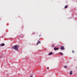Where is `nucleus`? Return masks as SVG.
<instances>
[{
	"label": "nucleus",
	"mask_w": 77,
	"mask_h": 77,
	"mask_svg": "<svg viewBox=\"0 0 77 77\" xmlns=\"http://www.w3.org/2000/svg\"><path fill=\"white\" fill-rule=\"evenodd\" d=\"M20 46L19 45H16L14 46H13L12 48L13 49H14V50H18V48H19V47Z\"/></svg>",
	"instance_id": "nucleus-1"
},
{
	"label": "nucleus",
	"mask_w": 77,
	"mask_h": 77,
	"mask_svg": "<svg viewBox=\"0 0 77 77\" xmlns=\"http://www.w3.org/2000/svg\"><path fill=\"white\" fill-rule=\"evenodd\" d=\"M60 49H61V50H64V47H63V46H61Z\"/></svg>",
	"instance_id": "nucleus-2"
},
{
	"label": "nucleus",
	"mask_w": 77,
	"mask_h": 77,
	"mask_svg": "<svg viewBox=\"0 0 77 77\" xmlns=\"http://www.w3.org/2000/svg\"><path fill=\"white\" fill-rule=\"evenodd\" d=\"M5 44L3 43L2 44H1L0 45V47H3V46H4V45H5Z\"/></svg>",
	"instance_id": "nucleus-3"
},
{
	"label": "nucleus",
	"mask_w": 77,
	"mask_h": 77,
	"mask_svg": "<svg viewBox=\"0 0 77 77\" xmlns=\"http://www.w3.org/2000/svg\"><path fill=\"white\" fill-rule=\"evenodd\" d=\"M54 50H55V51L57 50H58V48H54Z\"/></svg>",
	"instance_id": "nucleus-4"
},
{
	"label": "nucleus",
	"mask_w": 77,
	"mask_h": 77,
	"mask_svg": "<svg viewBox=\"0 0 77 77\" xmlns=\"http://www.w3.org/2000/svg\"><path fill=\"white\" fill-rule=\"evenodd\" d=\"M52 54L53 52H51L48 55H51V54Z\"/></svg>",
	"instance_id": "nucleus-5"
},
{
	"label": "nucleus",
	"mask_w": 77,
	"mask_h": 77,
	"mask_svg": "<svg viewBox=\"0 0 77 77\" xmlns=\"http://www.w3.org/2000/svg\"><path fill=\"white\" fill-rule=\"evenodd\" d=\"M39 44H40V43H41V42L39 41H38V42H37V45H38V44H39Z\"/></svg>",
	"instance_id": "nucleus-6"
},
{
	"label": "nucleus",
	"mask_w": 77,
	"mask_h": 77,
	"mask_svg": "<svg viewBox=\"0 0 77 77\" xmlns=\"http://www.w3.org/2000/svg\"><path fill=\"white\" fill-rule=\"evenodd\" d=\"M72 71H70L69 73L70 75H72Z\"/></svg>",
	"instance_id": "nucleus-7"
},
{
	"label": "nucleus",
	"mask_w": 77,
	"mask_h": 77,
	"mask_svg": "<svg viewBox=\"0 0 77 77\" xmlns=\"http://www.w3.org/2000/svg\"><path fill=\"white\" fill-rule=\"evenodd\" d=\"M60 55H63V53L62 52H60Z\"/></svg>",
	"instance_id": "nucleus-8"
},
{
	"label": "nucleus",
	"mask_w": 77,
	"mask_h": 77,
	"mask_svg": "<svg viewBox=\"0 0 77 77\" xmlns=\"http://www.w3.org/2000/svg\"><path fill=\"white\" fill-rule=\"evenodd\" d=\"M64 68H67V66H64Z\"/></svg>",
	"instance_id": "nucleus-9"
},
{
	"label": "nucleus",
	"mask_w": 77,
	"mask_h": 77,
	"mask_svg": "<svg viewBox=\"0 0 77 77\" xmlns=\"http://www.w3.org/2000/svg\"><path fill=\"white\" fill-rule=\"evenodd\" d=\"M64 8H68V6H65V7H64Z\"/></svg>",
	"instance_id": "nucleus-10"
},
{
	"label": "nucleus",
	"mask_w": 77,
	"mask_h": 77,
	"mask_svg": "<svg viewBox=\"0 0 77 77\" xmlns=\"http://www.w3.org/2000/svg\"><path fill=\"white\" fill-rule=\"evenodd\" d=\"M52 47H54V45H52Z\"/></svg>",
	"instance_id": "nucleus-11"
},
{
	"label": "nucleus",
	"mask_w": 77,
	"mask_h": 77,
	"mask_svg": "<svg viewBox=\"0 0 77 77\" xmlns=\"http://www.w3.org/2000/svg\"><path fill=\"white\" fill-rule=\"evenodd\" d=\"M29 77H33V76L32 75H31Z\"/></svg>",
	"instance_id": "nucleus-12"
},
{
	"label": "nucleus",
	"mask_w": 77,
	"mask_h": 77,
	"mask_svg": "<svg viewBox=\"0 0 77 77\" xmlns=\"http://www.w3.org/2000/svg\"><path fill=\"white\" fill-rule=\"evenodd\" d=\"M72 52L73 53H74V51H72Z\"/></svg>",
	"instance_id": "nucleus-13"
},
{
	"label": "nucleus",
	"mask_w": 77,
	"mask_h": 77,
	"mask_svg": "<svg viewBox=\"0 0 77 77\" xmlns=\"http://www.w3.org/2000/svg\"><path fill=\"white\" fill-rule=\"evenodd\" d=\"M48 68H49L48 67H47V69H48Z\"/></svg>",
	"instance_id": "nucleus-14"
}]
</instances>
